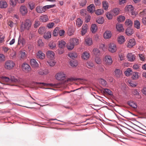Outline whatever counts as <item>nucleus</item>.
Wrapping results in <instances>:
<instances>
[{"label": "nucleus", "mask_w": 146, "mask_h": 146, "mask_svg": "<svg viewBox=\"0 0 146 146\" xmlns=\"http://www.w3.org/2000/svg\"><path fill=\"white\" fill-rule=\"evenodd\" d=\"M100 51L97 48H94L92 51V53L96 56H99L100 54Z\"/></svg>", "instance_id": "c9c22d12"}, {"label": "nucleus", "mask_w": 146, "mask_h": 146, "mask_svg": "<svg viewBox=\"0 0 146 146\" xmlns=\"http://www.w3.org/2000/svg\"><path fill=\"white\" fill-rule=\"evenodd\" d=\"M139 67V65L137 64H134L133 66V69L138 71H139L140 70Z\"/></svg>", "instance_id": "e2e57ef3"}, {"label": "nucleus", "mask_w": 146, "mask_h": 146, "mask_svg": "<svg viewBox=\"0 0 146 146\" xmlns=\"http://www.w3.org/2000/svg\"><path fill=\"white\" fill-rule=\"evenodd\" d=\"M99 82L104 86H106L107 84L106 81L102 79H100L99 80Z\"/></svg>", "instance_id": "09e8293b"}, {"label": "nucleus", "mask_w": 146, "mask_h": 146, "mask_svg": "<svg viewBox=\"0 0 146 146\" xmlns=\"http://www.w3.org/2000/svg\"><path fill=\"white\" fill-rule=\"evenodd\" d=\"M66 44V42L62 40H60L58 42V46L61 48L64 47Z\"/></svg>", "instance_id": "412c9836"}, {"label": "nucleus", "mask_w": 146, "mask_h": 146, "mask_svg": "<svg viewBox=\"0 0 146 146\" xmlns=\"http://www.w3.org/2000/svg\"><path fill=\"white\" fill-rule=\"evenodd\" d=\"M29 7L30 9L32 10L35 8V5L34 3L32 2H30L28 4Z\"/></svg>", "instance_id": "6e6d98bb"}, {"label": "nucleus", "mask_w": 146, "mask_h": 146, "mask_svg": "<svg viewBox=\"0 0 146 146\" xmlns=\"http://www.w3.org/2000/svg\"><path fill=\"white\" fill-rule=\"evenodd\" d=\"M46 29L44 27H40L38 30V32L39 34H42L45 32Z\"/></svg>", "instance_id": "4c0bfd02"}, {"label": "nucleus", "mask_w": 146, "mask_h": 146, "mask_svg": "<svg viewBox=\"0 0 146 146\" xmlns=\"http://www.w3.org/2000/svg\"><path fill=\"white\" fill-rule=\"evenodd\" d=\"M70 42L73 43L74 45H77L79 43L78 40L76 38H71L70 39Z\"/></svg>", "instance_id": "58836bf2"}, {"label": "nucleus", "mask_w": 146, "mask_h": 146, "mask_svg": "<svg viewBox=\"0 0 146 146\" xmlns=\"http://www.w3.org/2000/svg\"><path fill=\"white\" fill-rule=\"evenodd\" d=\"M55 55L54 53L52 51H48L46 53L47 57L50 59H52Z\"/></svg>", "instance_id": "4468645a"}, {"label": "nucleus", "mask_w": 146, "mask_h": 146, "mask_svg": "<svg viewBox=\"0 0 146 146\" xmlns=\"http://www.w3.org/2000/svg\"><path fill=\"white\" fill-rule=\"evenodd\" d=\"M23 70L25 72H27L31 70V68L30 66L27 64L23 63L22 66Z\"/></svg>", "instance_id": "9d476101"}, {"label": "nucleus", "mask_w": 146, "mask_h": 146, "mask_svg": "<svg viewBox=\"0 0 146 146\" xmlns=\"http://www.w3.org/2000/svg\"><path fill=\"white\" fill-rule=\"evenodd\" d=\"M20 59L24 60L27 57V54L26 53V52L24 50L20 52Z\"/></svg>", "instance_id": "4be33fe9"}, {"label": "nucleus", "mask_w": 146, "mask_h": 146, "mask_svg": "<svg viewBox=\"0 0 146 146\" xmlns=\"http://www.w3.org/2000/svg\"><path fill=\"white\" fill-rule=\"evenodd\" d=\"M85 41L86 44L89 46L92 44V39L90 38L86 37L85 39Z\"/></svg>", "instance_id": "b1692460"}, {"label": "nucleus", "mask_w": 146, "mask_h": 146, "mask_svg": "<svg viewBox=\"0 0 146 146\" xmlns=\"http://www.w3.org/2000/svg\"><path fill=\"white\" fill-rule=\"evenodd\" d=\"M82 21L80 18H78L76 21V25L78 27H80L82 24Z\"/></svg>", "instance_id": "864d4df0"}, {"label": "nucleus", "mask_w": 146, "mask_h": 146, "mask_svg": "<svg viewBox=\"0 0 146 146\" xmlns=\"http://www.w3.org/2000/svg\"><path fill=\"white\" fill-rule=\"evenodd\" d=\"M127 58L129 61L132 62L135 60L136 56L132 53H129L127 55Z\"/></svg>", "instance_id": "1a4fd4ad"}, {"label": "nucleus", "mask_w": 146, "mask_h": 146, "mask_svg": "<svg viewBox=\"0 0 146 146\" xmlns=\"http://www.w3.org/2000/svg\"><path fill=\"white\" fill-rule=\"evenodd\" d=\"M126 33L128 36L131 35L133 33V30L129 28H127L126 31Z\"/></svg>", "instance_id": "37998d69"}, {"label": "nucleus", "mask_w": 146, "mask_h": 146, "mask_svg": "<svg viewBox=\"0 0 146 146\" xmlns=\"http://www.w3.org/2000/svg\"><path fill=\"white\" fill-rule=\"evenodd\" d=\"M125 25L128 26L129 27L131 26L132 25L133 23L131 20L127 19L125 22Z\"/></svg>", "instance_id": "e433bc0d"}, {"label": "nucleus", "mask_w": 146, "mask_h": 146, "mask_svg": "<svg viewBox=\"0 0 146 146\" xmlns=\"http://www.w3.org/2000/svg\"><path fill=\"white\" fill-rule=\"evenodd\" d=\"M59 33V29L58 28H56L54 30L53 33V35L54 36H56L58 35Z\"/></svg>", "instance_id": "3c124183"}, {"label": "nucleus", "mask_w": 146, "mask_h": 146, "mask_svg": "<svg viewBox=\"0 0 146 146\" xmlns=\"http://www.w3.org/2000/svg\"><path fill=\"white\" fill-rule=\"evenodd\" d=\"M31 20L29 19H27L24 23H22L21 25V29L22 30L25 29L29 30L31 27Z\"/></svg>", "instance_id": "f257e3e1"}, {"label": "nucleus", "mask_w": 146, "mask_h": 146, "mask_svg": "<svg viewBox=\"0 0 146 146\" xmlns=\"http://www.w3.org/2000/svg\"><path fill=\"white\" fill-rule=\"evenodd\" d=\"M115 76L117 77H121L122 76V71L119 69H116L115 71Z\"/></svg>", "instance_id": "a211bd4d"}, {"label": "nucleus", "mask_w": 146, "mask_h": 146, "mask_svg": "<svg viewBox=\"0 0 146 146\" xmlns=\"http://www.w3.org/2000/svg\"><path fill=\"white\" fill-rule=\"evenodd\" d=\"M30 62L31 66L33 67L36 68L38 66V64L37 62L33 59L31 60Z\"/></svg>", "instance_id": "f3484780"}, {"label": "nucleus", "mask_w": 146, "mask_h": 146, "mask_svg": "<svg viewBox=\"0 0 146 146\" xmlns=\"http://www.w3.org/2000/svg\"><path fill=\"white\" fill-rule=\"evenodd\" d=\"M74 46L73 43L70 42H70L68 43L67 45V47L68 50H71L74 48Z\"/></svg>", "instance_id": "c85d7f7f"}, {"label": "nucleus", "mask_w": 146, "mask_h": 146, "mask_svg": "<svg viewBox=\"0 0 146 146\" xmlns=\"http://www.w3.org/2000/svg\"><path fill=\"white\" fill-rule=\"evenodd\" d=\"M37 57L38 58L43 59L45 57V54L41 51H39L36 54Z\"/></svg>", "instance_id": "dca6fc26"}, {"label": "nucleus", "mask_w": 146, "mask_h": 146, "mask_svg": "<svg viewBox=\"0 0 146 146\" xmlns=\"http://www.w3.org/2000/svg\"><path fill=\"white\" fill-rule=\"evenodd\" d=\"M70 64L72 66L74 67H76L77 66L78 64V63L76 61L72 60L70 61Z\"/></svg>", "instance_id": "a19ab883"}, {"label": "nucleus", "mask_w": 146, "mask_h": 146, "mask_svg": "<svg viewBox=\"0 0 146 146\" xmlns=\"http://www.w3.org/2000/svg\"><path fill=\"white\" fill-rule=\"evenodd\" d=\"M2 80L7 82H11L19 83V80L15 78L14 76H11L10 78L5 77H3L2 78Z\"/></svg>", "instance_id": "f03ea898"}, {"label": "nucleus", "mask_w": 146, "mask_h": 146, "mask_svg": "<svg viewBox=\"0 0 146 146\" xmlns=\"http://www.w3.org/2000/svg\"><path fill=\"white\" fill-rule=\"evenodd\" d=\"M126 11L128 12H130L132 15H135V13L134 11V8L132 5H127L126 9Z\"/></svg>", "instance_id": "6e6552de"}, {"label": "nucleus", "mask_w": 146, "mask_h": 146, "mask_svg": "<svg viewBox=\"0 0 146 146\" xmlns=\"http://www.w3.org/2000/svg\"><path fill=\"white\" fill-rule=\"evenodd\" d=\"M55 5H46L44 6V9H45V11L47 9H48L51 8H53L55 6Z\"/></svg>", "instance_id": "bf43d9fd"}, {"label": "nucleus", "mask_w": 146, "mask_h": 146, "mask_svg": "<svg viewBox=\"0 0 146 146\" xmlns=\"http://www.w3.org/2000/svg\"><path fill=\"white\" fill-rule=\"evenodd\" d=\"M113 14L111 12H108L106 14L107 17L109 19H111L113 17Z\"/></svg>", "instance_id": "de8ad7c7"}, {"label": "nucleus", "mask_w": 146, "mask_h": 146, "mask_svg": "<svg viewBox=\"0 0 146 146\" xmlns=\"http://www.w3.org/2000/svg\"><path fill=\"white\" fill-rule=\"evenodd\" d=\"M86 65L88 68H90L93 67L94 64L92 62L89 61L87 63Z\"/></svg>", "instance_id": "052dcab7"}, {"label": "nucleus", "mask_w": 146, "mask_h": 146, "mask_svg": "<svg viewBox=\"0 0 146 146\" xmlns=\"http://www.w3.org/2000/svg\"><path fill=\"white\" fill-rule=\"evenodd\" d=\"M132 78L134 80L137 79L138 78V73L137 72H133V73Z\"/></svg>", "instance_id": "5fc2aeb1"}, {"label": "nucleus", "mask_w": 146, "mask_h": 146, "mask_svg": "<svg viewBox=\"0 0 146 146\" xmlns=\"http://www.w3.org/2000/svg\"><path fill=\"white\" fill-rule=\"evenodd\" d=\"M74 80V79L73 78H70L65 80L64 82L66 83L68 82H72Z\"/></svg>", "instance_id": "69168bd1"}, {"label": "nucleus", "mask_w": 146, "mask_h": 146, "mask_svg": "<svg viewBox=\"0 0 146 146\" xmlns=\"http://www.w3.org/2000/svg\"><path fill=\"white\" fill-rule=\"evenodd\" d=\"M49 46L50 48L51 49L54 48L56 47V44L53 42L50 43L49 44Z\"/></svg>", "instance_id": "680f3d73"}, {"label": "nucleus", "mask_w": 146, "mask_h": 146, "mask_svg": "<svg viewBox=\"0 0 146 146\" xmlns=\"http://www.w3.org/2000/svg\"><path fill=\"white\" fill-rule=\"evenodd\" d=\"M87 31V25L86 24L83 25L81 31L82 35H83L85 34Z\"/></svg>", "instance_id": "a878e982"}, {"label": "nucleus", "mask_w": 146, "mask_h": 146, "mask_svg": "<svg viewBox=\"0 0 146 146\" xmlns=\"http://www.w3.org/2000/svg\"><path fill=\"white\" fill-rule=\"evenodd\" d=\"M140 26V22L138 20H136L134 22V27L137 29H139Z\"/></svg>", "instance_id": "ea45409f"}, {"label": "nucleus", "mask_w": 146, "mask_h": 146, "mask_svg": "<svg viewBox=\"0 0 146 146\" xmlns=\"http://www.w3.org/2000/svg\"><path fill=\"white\" fill-rule=\"evenodd\" d=\"M136 44V42L134 39L132 38L127 41L126 46L129 48H131Z\"/></svg>", "instance_id": "423d86ee"}, {"label": "nucleus", "mask_w": 146, "mask_h": 146, "mask_svg": "<svg viewBox=\"0 0 146 146\" xmlns=\"http://www.w3.org/2000/svg\"><path fill=\"white\" fill-rule=\"evenodd\" d=\"M87 3L86 0H82L81 2L79 3V4L80 6L83 7L86 6Z\"/></svg>", "instance_id": "603ef678"}, {"label": "nucleus", "mask_w": 146, "mask_h": 146, "mask_svg": "<svg viewBox=\"0 0 146 146\" xmlns=\"http://www.w3.org/2000/svg\"><path fill=\"white\" fill-rule=\"evenodd\" d=\"M108 49L111 52L113 53L115 52L117 50L116 45L113 43H110L108 45Z\"/></svg>", "instance_id": "39448f33"}, {"label": "nucleus", "mask_w": 146, "mask_h": 146, "mask_svg": "<svg viewBox=\"0 0 146 146\" xmlns=\"http://www.w3.org/2000/svg\"><path fill=\"white\" fill-rule=\"evenodd\" d=\"M19 11L21 14L23 16L27 14L28 13V10L26 7L24 5H22L19 8Z\"/></svg>", "instance_id": "0eeeda50"}, {"label": "nucleus", "mask_w": 146, "mask_h": 146, "mask_svg": "<svg viewBox=\"0 0 146 146\" xmlns=\"http://www.w3.org/2000/svg\"><path fill=\"white\" fill-rule=\"evenodd\" d=\"M128 104L130 106L134 108H137V107L136 104L133 102L129 101L128 102Z\"/></svg>", "instance_id": "f704fd0d"}, {"label": "nucleus", "mask_w": 146, "mask_h": 146, "mask_svg": "<svg viewBox=\"0 0 146 146\" xmlns=\"http://www.w3.org/2000/svg\"><path fill=\"white\" fill-rule=\"evenodd\" d=\"M124 74L126 76H129L132 74V71L130 68H128L125 71Z\"/></svg>", "instance_id": "cd10ccee"}, {"label": "nucleus", "mask_w": 146, "mask_h": 146, "mask_svg": "<svg viewBox=\"0 0 146 146\" xmlns=\"http://www.w3.org/2000/svg\"><path fill=\"white\" fill-rule=\"evenodd\" d=\"M111 12L113 14V15L114 16L118 14L119 13V9L117 8L114 9Z\"/></svg>", "instance_id": "a18cd8bd"}, {"label": "nucleus", "mask_w": 146, "mask_h": 146, "mask_svg": "<svg viewBox=\"0 0 146 146\" xmlns=\"http://www.w3.org/2000/svg\"><path fill=\"white\" fill-rule=\"evenodd\" d=\"M5 60V55L2 54L0 53V62L4 61Z\"/></svg>", "instance_id": "13d9d810"}, {"label": "nucleus", "mask_w": 146, "mask_h": 146, "mask_svg": "<svg viewBox=\"0 0 146 146\" xmlns=\"http://www.w3.org/2000/svg\"><path fill=\"white\" fill-rule=\"evenodd\" d=\"M116 28L117 30L120 32H122L124 31V29L122 24H117L116 25Z\"/></svg>", "instance_id": "393cba45"}, {"label": "nucleus", "mask_w": 146, "mask_h": 146, "mask_svg": "<svg viewBox=\"0 0 146 146\" xmlns=\"http://www.w3.org/2000/svg\"><path fill=\"white\" fill-rule=\"evenodd\" d=\"M112 33L110 31H106L104 34L103 36L105 38L108 39L110 38L111 36Z\"/></svg>", "instance_id": "f8f14e48"}, {"label": "nucleus", "mask_w": 146, "mask_h": 146, "mask_svg": "<svg viewBox=\"0 0 146 146\" xmlns=\"http://www.w3.org/2000/svg\"><path fill=\"white\" fill-rule=\"evenodd\" d=\"M104 21V19L102 17H99L96 19V22L99 24H102Z\"/></svg>", "instance_id": "79ce46f5"}, {"label": "nucleus", "mask_w": 146, "mask_h": 146, "mask_svg": "<svg viewBox=\"0 0 146 146\" xmlns=\"http://www.w3.org/2000/svg\"><path fill=\"white\" fill-rule=\"evenodd\" d=\"M48 72L46 70H40L38 71V73L40 75H46L48 74Z\"/></svg>", "instance_id": "72a5a7b5"}, {"label": "nucleus", "mask_w": 146, "mask_h": 146, "mask_svg": "<svg viewBox=\"0 0 146 146\" xmlns=\"http://www.w3.org/2000/svg\"><path fill=\"white\" fill-rule=\"evenodd\" d=\"M87 9L90 13H92L95 10V7L94 4H91L88 7Z\"/></svg>", "instance_id": "ddd939ff"}, {"label": "nucleus", "mask_w": 146, "mask_h": 146, "mask_svg": "<svg viewBox=\"0 0 146 146\" xmlns=\"http://www.w3.org/2000/svg\"><path fill=\"white\" fill-rule=\"evenodd\" d=\"M81 15L82 16H85L87 15V11L85 9H82L80 11Z\"/></svg>", "instance_id": "4d7b16f0"}, {"label": "nucleus", "mask_w": 146, "mask_h": 146, "mask_svg": "<svg viewBox=\"0 0 146 146\" xmlns=\"http://www.w3.org/2000/svg\"><path fill=\"white\" fill-rule=\"evenodd\" d=\"M104 92L111 96L113 94L112 92L108 89H104Z\"/></svg>", "instance_id": "0e129e2a"}, {"label": "nucleus", "mask_w": 146, "mask_h": 146, "mask_svg": "<svg viewBox=\"0 0 146 146\" xmlns=\"http://www.w3.org/2000/svg\"><path fill=\"white\" fill-rule=\"evenodd\" d=\"M103 7L105 10H107L109 7L108 3L106 1H104L102 2Z\"/></svg>", "instance_id": "473e14b6"}, {"label": "nucleus", "mask_w": 146, "mask_h": 146, "mask_svg": "<svg viewBox=\"0 0 146 146\" xmlns=\"http://www.w3.org/2000/svg\"><path fill=\"white\" fill-rule=\"evenodd\" d=\"M40 22L39 21H36L34 24V27L35 28H37L40 25Z\"/></svg>", "instance_id": "338daca9"}, {"label": "nucleus", "mask_w": 146, "mask_h": 146, "mask_svg": "<svg viewBox=\"0 0 146 146\" xmlns=\"http://www.w3.org/2000/svg\"><path fill=\"white\" fill-rule=\"evenodd\" d=\"M104 13V11L103 9H98L96 10L95 11L96 14L98 15H101Z\"/></svg>", "instance_id": "c03bdc74"}, {"label": "nucleus", "mask_w": 146, "mask_h": 146, "mask_svg": "<svg viewBox=\"0 0 146 146\" xmlns=\"http://www.w3.org/2000/svg\"><path fill=\"white\" fill-rule=\"evenodd\" d=\"M125 19L124 16L122 15L119 16L117 18V20L119 22L124 21Z\"/></svg>", "instance_id": "49530a36"}, {"label": "nucleus", "mask_w": 146, "mask_h": 146, "mask_svg": "<svg viewBox=\"0 0 146 146\" xmlns=\"http://www.w3.org/2000/svg\"><path fill=\"white\" fill-rule=\"evenodd\" d=\"M105 60L106 64L107 65H110L112 62L111 57L110 56H106L105 58Z\"/></svg>", "instance_id": "9b49d317"}, {"label": "nucleus", "mask_w": 146, "mask_h": 146, "mask_svg": "<svg viewBox=\"0 0 146 146\" xmlns=\"http://www.w3.org/2000/svg\"><path fill=\"white\" fill-rule=\"evenodd\" d=\"M48 20L47 16L46 15H43L40 16V21L42 22H46Z\"/></svg>", "instance_id": "5701e85b"}, {"label": "nucleus", "mask_w": 146, "mask_h": 146, "mask_svg": "<svg viewBox=\"0 0 146 146\" xmlns=\"http://www.w3.org/2000/svg\"><path fill=\"white\" fill-rule=\"evenodd\" d=\"M15 65L14 63L12 60H9L6 62L5 67L8 70L12 69Z\"/></svg>", "instance_id": "7ed1b4c3"}, {"label": "nucleus", "mask_w": 146, "mask_h": 146, "mask_svg": "<svg viewBox=\"0 0 146 146\" xmlns=\"http://www.w3.org/2000/svg\"><path fill=\"white\" fill-rule=\"evenodd\" d=\"M36 10L38 13H42L45 11V9H44V7H43L37 6L36 9Z\"/></svg>", "instance_id": "6ab92c4d"}, {"label": "nucleus", "mask_w": 146, "mask_h": 146, "mask_svg": "<svg viewBox=\"0 0 146 146\" xmlns=\"http://www.w3.org/2000/svg\"><path fill=\"white\" fill-rule=\"evenodd\" d=\"M125 37L123 36H121L118 37V42L120 44H122L125 41Z\"/></svg>", "instance_id": "bb28decb"}, {"label": "nucleus", "mask_w": 146, "mask_h": 146, "mask_svg": "<svg viewBox=\"0 0 146 146\" xmlns=\"http://www.w3.org/2000/svg\"><path fill=\"white\" fill-rule=\"evenodd\" d=\"M47 63L50 66H53L55 65L56 62L53 60L51 59V60H48Z\"/></svg>", "instance_id": "8fccbe9b"}, {"label": "nucleus", "mask_w": 146, "mask_h": 146, "mask_svg": "<svg viewBox=\"0 0 146 146\" xmlns=\"http://www.w3.org/2000/svg\"><path fill=\"white\" fill-rule=\"evenodd\" d=\"M90 55L89 53L87 52H85L82 54V58L84 60H87L89 57Z\"/></svg>", "instance_id": "aec40b11"}, {"label": "nucleus", "mask_w": 146, "mask_h": 146, "mask_svg": "<svg viewBox=\"0 0 146 146\" xmlns=\"http://www.w3.org/2000/svg\"><path fill=\"white\" fill-rule=\"evenodd\" d=\"M7 4L5 0H1L0 1V8L1 9L5 8L7 6Z\"/></svg>", "instance_id": "2eb2a0df"}, {"label": "nucleus", "mask_w": 146, "mask_h": 146, "mask_svg": "<svg viewBox=\"0 0 146 146\" xmlns=\"http://www.w3.org/2000/svg\"><path fill=\"white\" fill-rule=\"evenodd\" d=\"M91 30L93 33H95L97 30V27L96 25L95 24L92 25L91 26Z\"/></svg>", "instance_id": "7c9ffc66"}, {"label": "nucleus", "mask_w": 146, "mask_h": 146, "mask_svg": "<svg viewBox=\"0 0 146 146\" xmlns=\"http://www.w3.org/2000/svg\"><path fill=\"white\" fill-rule=\"evenodd\" d=\"M56 80H64L65 78V75L63 72H60L56 73L55 75Z\"/></svg>", "instance_id": "20e7f679"}, {"label": "nucleus", "mask_w": 146, "mask_h": 146, "mask_svg": "<svg viewBox=\"0 0 146 146\" xmlns=\"http://www.w3.org/2000/svg\"><path fill=\"white\" fill-rule=\"evenodd\" d=\"M95 61L98 64H100L101 63V59L99 57H96L95 59Z\"/></svg>", "instance_id": "774afa93"}, {"label": "nucleus", "mask_w": 146, "mask_h": 146, "mask_svg": "<svg viewBox=\"0 0 146 146\" xmlns=\"http://www.w3.org/2000/svg\"><path fill=\"white\" fill-rule=\"evenodd\" d=\"M68 56L70 58L74 59L77 57V54L75 52H71L68 54Z\"/></svg>", "instance_id": "2f4dec72"}, {"label": "nucleus", "mask_w": 146, "mask_h": 146, "mask_svg": "<svg viewBox=\"0 0 146 146\" xmlns=\"http://www.w3.org/2000/svg\"><path fill=\"white\" fill-rule=\"evenodd\" d=\"M51 33L49 32H48L47 33H44L43 36L45 39H48L51 38Z\"/></svg>", "instance_id": "c756f323"}]
</instances>
